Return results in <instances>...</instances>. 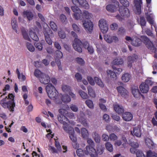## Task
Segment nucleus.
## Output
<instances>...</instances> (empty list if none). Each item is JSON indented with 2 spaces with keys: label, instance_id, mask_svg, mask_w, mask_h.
Segmentation results:
<instances>
[{
  "label": "nucleus",
  "instance_id": "nucleus-1",
  "mask_svg": "<svg viewBox=\"0 0 157 157\" xmlns=\"http://www.w3.org/2000/svg\"><path fill=\"white\" fill-rule=\"evenodd\" d=\"M64 106L66 109L61 108L59 110V113L62 115V117H59L58 119L60 123L63 124V129L66 132L69 133L70 135L69 137H73L74 134V129L72 127L69 126L68 123H69L72 124H74L75 123L71 122H70L67 118L66 117L64 116H63L66 114L67 112L66 109H69V106L67 105H65Z\"/></svg>",
  "mask_w": 157,
  "mask_h": 157
},
{
  "label": "nucleus",
  "instance_id": "nucleus-2",
  "mask_svg": "<svg viewBox=\"0 0 157 157\" xmlns=\"http://www.w3.org/2000/svg\"><path fill=\"white\" fill-rule=\"evenodd\" d=\"M141 40L137 37L133 38V41L132 44L135 46H138L141 44V40L144 42L146 47L152 52L155 53L154 57L157 59V50L154 46L153 43L146 36H141ZM157 47V44H156Z\"/></svg>",
  "mask_w": 157,
  "mask_h": 157
},
{
  "label": "nucleus",
  "instance_id": "nucleus-3",
  "mask_svg": "<svg viewBox=\"0 0 157 157\" xmlns=\"http://www.w3.org/2000/svg\"><path fill=\"white\" fill-rule=\"evenodd\" d=\"M14 96L12 94H9L8 98L6 96L5 98L3 99L0 101L1 105L4 108H8L11 112L14 111V108L15 106L14 102Z\"/></svg>",
  "mask_w": 157,
  "mask_h": 157
},
{
  "label": "nucleus",
  "instance_id": "nucleus-4",
  "mask_svg": "<svg viewBox=\"0 0 157 157\" xmlns=\"http://www.w3.org/2000/svg\"><path fill=\"white\" fill-rule=\"evenodd\" d=\"M147 6L148 8V12L145 13L147 21L151 25V28L152 29H153L152 25H153L155 28V30L156 32V36L157 37V25L155 23L154 19L155 16L153 13H151V0H146Z\"/></svg>",
  "mask_w": 157,
  "mask_h": 157
},
{
  "label": "nucleus",
  "instance_id": "nucleus-5",
  "mask_svg": "<svg viewBox=\"0 0 157 157\" xmlns=\"http://www.w3.org/2000/svg\"><path fill=\"white\" fill-rule=\"evenodd\" d=\"M46 90L48 97L51 99L54 100L58 99V92L52 84H48L46 86Z\"/></svg>",
  "mask_w": 157,
  "mask_h": 157
},
{
  "label": "nucleus",
  "instance_id": "nucleus-6",
  "mask_svg": "<svg viewBox=\"0 0 157 157\" xmlns=\"http://www.w3.org/2000/svg\"><path fill=\"white\" fill-rule=\"evenodd\" d=\"M43 32L47 43L50 45H52V42L50 37H53L54 35L52 31L47 24H44Z\"/></svg>",
  "mask_w": 157,
  "mask_h": 157
},
{
  "label": "nucleus",
  "instance_id": "nucleus-7",
  "mask_svg": "<svg viewBox=\"0 0 157 157\" xmlns=\"http://www.w3.org/2000/svg\"><path fill=\"white\" fill-rule=\"evenodd\" d=\"M44 74L42 73L40 70L36 69L34 72V75L35 77L38 78L40 82L45 84H47L50 81V78L49 76H45L46 80H44L42 76H44Z\"/></svg>",
  "mask_w": 157,
  "mask_h": 157
},
{
  "label": "nucleus",
  "instance_id": "nucleus-8",
  "mask_svg": "<svg viewBox=\"0 0 157 157\" xmlns=\"http://www.w3.org/2000/svg\"><path fill=\"white\" fill-rule=\"evenodd\" d=\"M71 9L74 13L73 17L76 20H82V12L81 10L77 6H72L71 7Z\"/></svg>",
  "mask_w": 157,
  "mask_h": 157
},
{
  "label": "nucleus",
  "instance_id": "nucleus-9",
  "mask_svg": "<svg viewBox=\"0 0 157 157\" xmlns=\"http://www.w3.org/2000/svg\"><path fill=\"white\" fill-rule=\"evenodd\" d=\"M83 26L88 33H91L93 30L94 25L93 22L90 20L82 21Z\"/></svg>",
  "mask_w": 157,
  "mask_h": 157
},
{
  "label": "nucleus",
  "instance_id": "nucleus-10",
  "mask_svg": "<svg viewBox=\"0 0 157 157\" xmlns=\"http://www.w3.org/2000/svg\"><path fill=\"white\" fill-rule=\"evenodd\" d=\"M98 26L101 31L103 33L107 32L108 30V25L106 20L104 19L100 20L98 21Z\"/></svg>",
  "mask_w": 157,
  "mask_h": 157
},
{
  "label": "nucleus",
  "instance_id": "nucleus-11",
  "mask_svg": "<svg viewBox=\"0 0 157 157\" xmlns=\"http://www.w3.org/2000/svg\"><path fill=\"white\" fill-rule=\"evenodd\" d=\"M73 3L75 5H79L80 6L85 9H88L89 5L86 0H71Z\"/></svg>",
  "mask_w": 157,
  "mask_h": 157
},
{
  "label": "nucleus",
  "instance_id": "nucleus-12",
  "mask_svg": "<svg viewBox=\"0 0 157 157\" xmlns=\"http://www.w3.org/2000/svg\"><path fill=\"white\" fill-rule=\"evenodd\" d=\"M82 43L80 40L77 38H75L73 43V47L76 51L81 52H82V49L81 46H82Z\"/></svg>",
  "mask_w": 157,
  "mask_h": 157
},
{
  "label": "nucleus",
  "instance_id": "nucleus-13",
  "mask_svg": "<svg viewBox=\"0 0 157 157\" xmlns=\"http://www.w3.org/2000/svg\"><path fill=\"white\" fill-rule=\"evenodd\" d=\"M134 12L136 14H140L141 13V5L142 4V0H134Z\"/></svg>",
  "mask_w": 157,
  "mask_h": 157
},
{
  "label": "nucleus",
  "instance_id": "nucleus-14",
  "mask_svg": "<svg viewBox=\"0 0 157 157\" xmlns=\"http://www.w3.org/2000/svg\"><path fill=\"white\" fill-rule=\"evenodd\" d=\"M138 58V56L135 54L128 56L127 59L128 67L129 68H131L132 63L136 61Z\"/></svg>",
  "mask_w": 157,
  "mask_h": 157
},
{
  "label": "nucleus",
  "instance_id": "nucleus-15",
  "mask_svg": "<svg viewBox=\"0 0 157 157\" xmlns=\"http://www.w3.org/2000/svg\"><path fill=\"white\" fill-rule=\"evenodd\" d=\"M132 93L134 97L136 99H139L141 96L143 98L144 96L142 94L137 87H134L132 88Z\"/></svg>",
  "mask_w": 157,
  "mask_h": 157
},
{
  "label": "nucleus",
  "instance_id": "nucleus-16",
  "mask_svg": "<svg viewBox=\"0 0 157 157\" xmlns=\"http://www.w3.org/2000/svg\"><path fill=\"white\" fill-rule=\"evenodd\" d=\"M119 10L121 15L124 17H128L130 15L129 11L126 7L121 6Z\"/></svg>",
  "mask_w": 157,
  "mask_h": 157
},
{
  "label": "nucleus",
  "instance_id": "nucleus-17",
  "mask_svg": "<svg viewBox=\"0 0 157 157\" xmlns=\"http://www.w3.org/2000/svg\"><path fill=\"white\" fill-rule=\"evenodd\" d=\"M119 6V3L117 1L114 2V4H111L107 5L106 6V10L111 12H113L117 10V7Z\"/></svg>",
  "mask_w": 157,
  "mask_h": 157
},
{
  "label": "nucleus",
  "instance_id": "nucleus-18",
  "mask_svg": "<svg viewBox=\"0 0 157 157\" xmlns=\"http://www.w3.org/2000/svg\"><path fill=\"white\" fill-rule=\"evenodd\" d=\"M139 88L141 92L143 94L147 93L149 90L148 85L144 82L142 83L140 85Z\"/></svg>",
  "mask_w": 157,
  "mask_h": 157
},
{
  "label": "nucleus",
  "instance_id": "nucleus-19",
  "mask_svg": "<svg viewBox=\"0 0 157 157\" xmlns=\"http://www.w3.org/2000/svg\"><path fill=\"white\" fill-rule=\"evenodd\" d=\"M131 133L133 136L137 137H140L141 135L140 130L139 126L134 127L133 131H131Z\"/></svg>",
  "mask_w": 157,
  "mask_h": 157
},
{
  "label": "nucleus",
  "instance_id": "nucleus-20",
  "mask_svg": "<svg viewBox=\"0 0 157 157\" xmlns=\"http://www.w3.org/2000/svg\"><path fill=\"white\" fill-rule=\"evenodd\" d=\"M113 106L114 109L117 113L120 114L124 112V109L121 105L117 103H115Z\"/></svg>",
  "mask_w": 157,
  "mask_h": 157
},
{
  "label": "nucleus",
  "instance_id": "nucleus-21",
  "mask_svg": "<svg viewBox=\"0 0 157 157\" xmlns=\"http://www.w3.org/2000/svg\"><path fill=\"white\" fill-rule=\"evenodd\" d=\"M123 140L126 141V142H125V144L126 142H127L132 147L138 148L139 147L138 143L136 141H134V138H131L130 139H129L128 142L126 140V138H124Z\"/></svg>",
  "mask_w": 157,
  "mask_h": 157
},
{
  "label": "nucleus",
  "instance_id": "nucleus-22",
  "mask_svg": "<svg viewBox=\"0 0 157 157\" xmlns=\"http://www.w3.org/2000/svg\"><path fill=\"white\" fill-rule=\"evenodd\" d=\"M122 118L125 121H129L132 119L133 116L130 112H126L122 115Z\"/></svg>",
  "mask_w": 157,
  "mask_h": 157
},
{
  "label": "nucleus",
  "instance_id": "nucleus-23",
  "mask_svg": "<svg viewBox=\"0 0 157 157\" xmlns=\"http://www.w3.org/2000/svg\"><path fill=\"white\" fill-rule=\"evenodd\" d=\"M117 90L118 93L122 96L127 95L128 93V91L122 86H119L117 87Z\"/></svg>",
  "mask_w": 157,
  "mask_h": 157
},
{
  "label": "nucleus",
  "instance_id": "nucleus-24",
  "mask_svg": "<svg viewBox=\"0 0 157 157\" xmlns=\"http://www.w3.org/2000/svg\"><path fill=\"white\" fill-rule=\"evenodd\" d=\"M87 143L89 144L88 146H87L86 147V149L87 151H92V149H95L94 148V145L93 141L91 140L90 138H88L87 140Z\"/></svg>",
  "mask_w": 157,
  "mask_h": 157
},
{
  "label": "nucleus",
  "instance_id": "nucleus-25",
  "mask_svg": "<svg viewBox=\"0 0 157 157\" xmlns=\"http://www.w3.org/2000/svg\"><path fill=\"white\" fill-rule=\"evenodd\" d=\"M23 16L27 18L29 21H30L32 20L33 15L31 11L26 10L23 12Z\"/></svg>",
  "mask_w": 157,
  "mask_h": 157
},
{
  "label": "nucleus",
  "instance_id": "nucleus-26",
  "mask_svg": "<svg viewBox=\"0 0 157 157\" xmlns=\"http://www.w3.org/2000/svg\"><path fill=\"white\" fill-rule=\"evenodd\" d=\"M82 20L85 19H89L93 17L92 14L86 10H84L82 11Z\"/></svg>",
  "mask_w": 157,
  "mask_h": 157
},
{
  "label": "nucleus",
  "instance_id": "nucleus-27",
  "mask_svg": "<svg viewBox=\"0 0 157 157\" xmlns=\"http://www.w3.org/2000/svg\"><path fill=\"white\" fill-rule=\"evenodd\" d=\"M11 24L13 29L16 33H18L19 32L17 30L18 25L16 19L15 18H13L11 21Z\"/></svg>",
  "mask_w": 157,
  "mask_h": 157
},
{
  "label": "nucleus",
  "instance_id": "nucleus-28",
  "mask_svg": "<svg viewBox=\"0 0 157 157\" xmlns=\"http://www.w3.org/2000/svg\"><path fill=\"white\" fill-rule=\"evenodd\" d=\"M131 78V75L128 73H124L121 77L122 80L124 82H127L129 81Z\"/></svg>",
  "mask_w": 157,
  "mask_h": 157
},
{
  "label": "nucleus",
  "instance_id": "nucleus-29",
  "mask_svg": "<svg viewBox=\"0 0 157 157\" xmlns=\"http://www.w3.org/2000/svg\"><path fill=\"white\" fill-rule=\"evenodd\" d=\"M61 99L62 101L66 103H68L71 101L70 97L68 95L66 94L62 95Z\"/></svg>",
  "mask_w": 157,
  "mask_h": 157
},
{
  "label": "nucleus",
  "instance_id": "nucleus-30",
  "mask_svg": "<svg viewBox=\"0 0 157 157\" xmlns=\"http://www.w3.org/2000/svg\"><path fill=\"white\" fill-rule=\"evenodd\" d=\"M106 73L108 76L112 79L116 78L117 77L116 75L115 72L111 70H107L106 71Z\"/></svg>",
  "mask_w": 157,
  "mask_h": 157
},
{
  "label": "nucleus",
  "instance_id": "nucleus-31",
  "mask_svg": "<svg viewBox=\"0 0 157 157\" xmlns=\"http://www.w3.org/2000/svg\"><path fill=\"white\" fill-rule=\"evenodd\" d=\"M87 90L88 93L91 97L93 98H94L95 97L96 94L95 93L91 86H88L87 87Z\"/></svg>",
  "mask_w": 157,
  "mask_h": 157
},
{
  "label": "nucleus",
  "instance_id": "nucleus-32",
  "mask_svg": "<svg viewBox=\"0 0 157 157\" xmlns=\"http://www.w3.org/2000/svg\"><path fill=\"white\" fill-rule=\"evenodd\" d=\"M145 141L146 145L148 147L151 148L154 145V143L150 138H145Z\"/></svg>",
  "mask_w": 157,
  "mask_h": 157
},
{
  "label": "nucleus",
  "instance_id": "nucleus-33",
  "mask_svg": "<svg viewBox=\"0 0 157 157\" xmlns=\"http://www.w3.org/2000/svg\"><path fill=\"white\" fill-rule=\"evenodd\" d=\"M63 56V53L60 50H57L55 52V58L56 60L62 58Z\"/></svg>",
  "mask_w": 157,
  "mask_h": 157
},
{
  "label": "nucleus",
  "instance_id": "nucleus-34",
  "mask_svg": "<svg viewBox=\"0 0 157 157\" xmlns=\"http://www.w3.org/2000/svg\"><path fill=\"white\" fill-rule=\"evenodd\" d=\"M26 45L27 49L30 52H33L35 50V48L33 44L29 42H27Z\"/></svg>",
  "mask_w": 157,
  "mask_h": 157
},
{
  "label": "nucleus",
  "instance_id": "nucleus-35",
  "mask_svg": "<svg viewBox=\"0 0 157 157\" xmlns=\"http://www.w3.org/2000/svg\"><path fill=\"white\" fill-rule=\"evenodd\" d=\"M78 120L85 127H88V124L87 122L86 119L84 117H81L80 118H78Z\"/></svg>",
  "mask_w": 157,
  "mask_h": 157
},
{
  "label": "nucleus",
  "instance_id": "nucleus-36",
  "mask_svg": "<svg viewBox=\"0 0 157 157\" xmlns=\"http://www.w3.org/2000/svg\"><path fill=\"white\" fill-rule=\"evenodd\" d=\"M85 103L87 106L90 109H93L94 105L92 100L90 99H87L85 101Z\"/></svg>",
  "mask_w": 157,
  "mask_h": 157
},
{
  "label": "nucleus",
  "instance_id": "nucleus-37",
  "mask_svg": "<svg viewBox=\"0 0 157 157\" xmlns=\"http://www.w3.org/2000/svg\"><path fill=\"white\" fill-rule=\"evenodd\" d=\"M94 79L95 82L101 88L104 87V84L100 79L98 77H95Z\"/></svg>",
  "mask_w": 157,
  "mask_h": 157
},
{
  "label": "nucleus",
  "instance_id": "nucleus-38",
  "mask_svg": "<svg viewBox=\"0 0 157 157\" xmlns=\"http://www.w3.org/2000/svg\"><path fill=\"white\" fill-rule=\"evenodd\" d=\"M16 73L17 75V77L19 79L22 81H24L26 79L25 76L22 74H20L18 69H16Z\"/></svg>",
  "mask_w": 157,
  "mask_h": 157
},
{
  "label": "nucleus",
  "instance_id": "nucleus-39",
  "mask_svg": "<svg viewBox=\"0 0 157 157\" xmlns=\"http://www.w3.org/2000/svg\"><path fill=\"white\" fill-rule=\"evenodd\" d=\"M97 149L98 154L100 155L103 152L105 148L101 145H98L97 146Z\"/></svg>",
  "mask_w": 157,
  "mask_h": 157
},
{
  "label": "nucleus",
  "instance_id": "nucleus-40",
  "mask_svg": "<svg viewBox=\"0 0 157 157\" xmlns=\"http://www.w3.org/2000/svg\"><path fill=\"white\" fill-rule=\"evenodd\" d=\"M123 60L121 59H116L113 61V63L115 65H120L123 64Z\"/></svg>",
  "mask_w": 157,
  "mask_h": 157
},
{
  "label": "nucleus",
  "instance_id": "nucleus-41",
  "mask_svg": "<svg viewBox=\"0 0 157 157\" xmlns=\"http://www.w3.org/2000/svg\"><path fill=\"white\" fill-rule=\"evenodd\" d=\"M29 34L30 37L33 40L36 41H37L38 40V37L35 33L32 31H30Z\"/></svg>",
  "mask_w": 157,
  "mask_h": 157
},
{
  "label": "nucleus",
  "instance_id": "nucleus-42",
  "mask_svg": "<svg viewBox=\"0 0 157 157\" xmlns=\"http://www.w3.org/2000/svg\"><path fill=\"white\" fill-rule=\"evenodd\" d=\"M105 147L107 150L110 152H112L113 147L112 145L109 142H107L105 144Z\"/></svg>",
  "mask_w": 157,
  "mask_h": 157
},
{
  "label": "nucleus",
  "instance_id": "nucleus-43",
  "mask_svg": "<svg viewBox=\"0 0 157 157\" xmlns=\"http://www.w3.org/2000/svg\"><path fill=\"white\" fill-rule=\"evenodd\" d=\"M62 88L63 91L65 93H68L71 90V87L65 84L62 85Z\"/></svg>",
  "mask_w": 157,
  "mask_h": 157
},
{
  "label": "nucleus",
  "instance_id": "nucleus-44",
  "mask_svg": "<svg viewBox=\"0 0 157 157\" xmlns=\"http://www.w3.org/2000/svg\"><path fill=\"white\" fill-rule=\"evenodd\" d=\"M79 94L81 96V98L84 99H87L89 96L87 94L83 92V91L81 90H80L78 92Z\"/></svg>",
  "mask_w": 157,
  "mask_h": 157
},
{
  "label": "nucleus",
  "instance_id": "nucleus-45",
  "mask_svg": "<svg viewBox=\"0 0 157 157\" xmlns=\"http://www.w3.org/2000/svg\"><path fill=\"white\" fill-rule=\"evenodd\" d=\"M146 24V21L144 17H141L140 18V24L142 29V32L144 31V26Z\"/></svg>",
  "mask_w": 157,
  "mask_h": 157
},
{
  "label": "nucleus",
  "instance_id": "nucleus-46",
  "mask_svg": "<svg viewBox=\"0 0 157 157\" xmlns=\"http://www.w3.org/2000/svg\"><path fill=\"white\" fill-rule=\"evenodd\" d=\"M147 157H157V153L149 150L147 152Z\"/></svg>",
  "mask_w": 157,
  "mask_h": 157
},
{
  "label": "nucleus",
  "instance_id": "nucleus-47",
  "mask_svg": "<svg viewBox=\"0 0 157 157\" xmlns=\"http://www.w3.org/2000/svg\"><path fill=\"white\" fill-rule=\"evenodd\" d=\"M92 149V151H87L90 155L91 157H97L98 154L95 149Z\"/></svg>",
  "mask_w": 157,
  "mask_h": 157
},
{
  "label": "nucleus",
  "instance_id": "nucleus-48",
  "mask_svg": "<svg viewBox=\"0 0 157 157\" xmlns=\"http://www.w3.org/2000/svg\"><path fill=\"white\" fill-rule=\"evenodd\" d=\"M81 133L83 137H85L88 136V131L85 128H82Z\"/></svg>",
  "mask_w": 157,
  "mask_h": 157
},
{
  "label": "nucleus",
  "instance_id": "nucleus-49",
  "mask_svg": "<svg viewBox=\"0 0 157 157\" xmlns=\"http://www.w3.org/2000/svg\"><path fill=\"white\" fill-rule=\"evenodd\" d=\"M50 25L51 29L54 31H56L57 29V27L56 24L53 21H51L50 23Z\"/></svg>",
  "mask_w": 157,
  "mask_h": 157
},
{
  "label": "nucleus",
  "instance_id": "nucleus-50",
  "mask_svg": "<svg viewBox=\"0 0 157 157\" xmlns=\"http://www.w3.org/2000/svg\"><path fill=\"white\" fill-rule=\"evenodd\" d=\"M59 20L63 23H66L67 22L66 17L63 14H61L60 15Z\"/></svg>",
  "mask_w": 157,
  "mask_h": 157
},
{
  "label": "nucleus",
  "instance_id": "nucleus-51",
  "mask_svg": "<svg viewBox=\"0 0 157 157\" xmlns=\"http://www.w3.org/2000/svg\"><path fill=\"white\" fill-rule=\"evenodd\" d=\"M54 139L55 141V145L56 147L57 148L58 151H61V148L59 142L57 140V139H56L54 138Z\"/></svg>",
  "mask_w": 157,
  "mask_h": 157
},
{
  "label": "nucleus",
  "instance_id": "nucleus-52",
  "mask_svg": "<svg viewBox=\"0 0 157 157\" xmlns=\"http://www.w3.org/2000/svg\"><path fill=\"white\" fill-rule=\"evenodd\" d=\"M58 34L59 37L61 39H64L66 37V34L62 30L58 31Z\"/></svg>",
  "mask_w": 157,
  "mask_h": 157
},
{
  "label": "nucleus",
  "instance_id": "nucleus-53",
  "mask_svg": "<svg viewBox=\"0 0 157 157\" xmlns=\"http://www.w3.org/2000/svg\"><path fill=\"white\" fill-rule=\"evenodd\" d=\"M121 4L123 5V6L127 7L129 6V3L127 0H119Z\"/></svg>",
  "mask_w": 157,
  "mask_h": 157
},
{
  "label": "nucleus",
  "instance_id": "nucleus-54",
  "mask_svg": "<svg viewBox=\"0 0 157 157\" xmlns=\"http://www.w3.org/2000/svg\"><path fill=\"white\" fill-rule=\"evenodd\" d=\"M70 108L74 112H76L78 110V108L77 106L74 104H71L70 105Z\"/></svg>",
  "mask_w": 157,
  "mask_h": 157
},
{
  "label": "nucleus",
  "instance_id": "nucleus-55",
  "mask_svg": "<svg viewBox=\"0 0 157 157\" xmlns=\"http://www.w3.org/2000/svg\"><path fill=\"white\" fill-rule=\"evenodd\" d=\"M105 40L108 43H111L113 42L112 36L109 37L108 36H104Z\"/></svg>",
  "mask_w": 157,
  "mask_h": 157
},
{
  "label": "nucleus",
  "instance_id": "nucleus-56",
  "mask_svg": "<svg viewBox=\"0 0 157 157\" xmlns=\"http://www.w3.org/2000/svg\"><path fill=\"white\" fill-rule=\"evenodd\" d=\"M77 62L81 65H83L84 64V60L81 58L78 57L76 59Z\"/></svg>",
  "mask_w": 157,
  "mask_h": 157
},
{
  "label": "nucleus",
  "instance_id": "nucleus-57",
  "mask_svg": "<svg viewBox=\"0 0 157 157\" xmlns=\"http://www.w3.org/2000/svg\"><path fill=\"white\" fill-rule=\"evenodd\" d=\"M87 80L89 83L91 85L94 86L95 85V82L92 78L90 76L87 77Z\"/></svg>",
  "mask_w": 157,
  "mask_h": 157
},
{
  "label": "nucleus",
  "instance_id": "nucleus-58",
  "mask_svg": "<svg viewBox=\"0 0 157 157\" xmlns=\"http://www.w3.org/2000/svg\"><path fill=\"white\" fill-rule=\"evenodd\" d=\"M35 47L37 48L39 50H41L42 49L43 47L42 44L39 43H36L34 44Z\"/></svg>",
  "mask_w": 157,
  "mask_h": 157
},
{
  "label": "nucleus",
  "instance_id": "nucleus-59",
  "mask_svg": "<svg viewBox=\"0 0 157 157\" xmlns=\"http://www.w3.org/2000/svg\"><path fill=\"white\" fill-rule=\"evenodd\" d=\"M75 77L76 79L78 82H81L82 79V77L81 74L78 73H76L75 75Z\"/></svg>",
  "mask_w": 157,
  "mask_h": 157
},
{
  "label": "nucleus",
  "instance_id": "nucleus-60",
  "mask_svg": "<svg viewBox=\"0 0 157 157\" xmlns=\"http://www.w3.org/2000/svg\"><path fill=\"white\" fill-rule=\"evenodd\" d=\"M47 131L48 133L46 135L47 137H53L54 136V134L52 133L51 130L49 129L48 130H46Z\"/></svg>",
  "mask_w": 157,
  "mask_h": 157
},
{
  "label": "nucleus",
  "instance_id": "nucleus-61",
  "mask_svg": "<svg viewBox=\"0 0 157 157\" xmlns=\"http://www.w3.org/2000/svg\"><path fill=\"white\" fill-rule=\"evenodd\" d=\"M22 32L24 38L26 40H30V38L27 33L23 31H22Z\"/></svg>",
  "mask_w": 157,
  "mask_h": 157
},
{
  "label": "nucleus",
  "instance_id": "nucleus-62",
  "mask_svg": "<svg viewBox=\"0 0 157 157\" xmlns=\"http://www.w3.org/2000/svg\"><path fill=\"white\" fill-rule=\"evenodd\" d=\"M76 153L78 156L81 157L83 154V152L82 149H78L76 150Z\"/></svg>",
  "mask_w": 157,
  "mask_h": 157
},
{
  "label": "nucleus",
  "instance_id": "nucleus-63",
  "mask_svg": "<svg viewBox=\"0 0 157 157\" xmlns=\"http://www.w3.org/2000/svg\"><path fill=\"white\" fill-rule=\"evenodd\" d=\"M9 88H10V86L8 84L6 85L5 86L3 90V91L4 93H3V94L1 95V98L2 97V96L3 95H4L6 94V93L5 92V91L6 90H9Z\"/></svg>",
  "mask_w": 157,
  "mask_h": 157
},
{
  "label": "nucleus",
  "instance_id": "nucleus-64",
  "mask_svg": "<svg viewBox=\"0 0 157 157\" xmlns=\"http://www.w3.org/2000/svg\"><path fill=\"white\" fill-rule=\"evenodd\" d=\"M72 26L73 30L76 32H78L79 31L80 29L76 24H73Z\"/></svg>",
  "mask_w": 157,
  "mask_h": 157
}]
</instances>
